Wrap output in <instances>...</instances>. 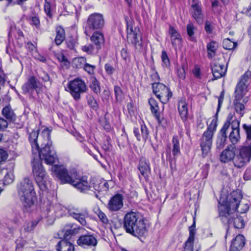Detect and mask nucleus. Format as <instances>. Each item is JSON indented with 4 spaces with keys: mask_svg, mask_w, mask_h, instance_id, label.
I'll use <instances>...</instances> for the list:
<instances>
[{
    "mask_svg": "<svg viewBox=\"0 0 251 251\" xmlns=\"http://www.w3.org/2000/svg\"><path fill=\"white\" fill-rule=\"evenodd\" d=\"M219 60V59L215 60L213 64L211 67L214 79H217L224 76L226 72V68H224V65L217 61Z\"/></svg>",
    "mask_w": 251,
    "mask_h": 251,
    "instance_id": "obj_23",
    "label": "nucleus"
},
{
    "mask_svg": "<svg viewBox=\"0 0 251 251\" xmlns=\"http://www.w3.org/2000/svg\"><path fill=\"white\" fill-rule=\"evenodd\" d=\"M233 117V114L231 113H229L228 115V116L226 118V122L225 123L224 126H223L222 128L223 129L227 130L229 126H230V122H232L233 120H232Z\"/></svg>",
    "mask_w": 251,
    "mask_h": 251,
    "instance_id": "obj_52",
    "label": "nucleus"
},
{
    "mask_svg": "<svg viewBox=\"0 0 251 251\" xmlns=\"http://www.w3.org/2000/svg\"><path fill=\"white\" fill-rule=\"evenodd\" d=\"M39 77L44 82L50 81L51 83L50 78L49 75L45 72H42L39 75Z\"/></svg>",
    "mask_w": 251,
    "mask_h": 251,
    "instance_id": "obj_60",
    "label": "nucleus"
},
{
    "mask_svg": "<svg viewBox=\"0 0 251 251\" xmlns=\"http://www.w3.org/2000/svg\"><path fill=\"white\" fill-rule=\"evenodd\" d=\"M87 103L89 106L94 110H96L99 108V104L96 100L92 96L87 98Z\"/></svg>",
    "mask_w": 251,
    "mask_h": 251,
    "instance_id": "obj_45",
    "label": "nucleus"
},
{
    "mask_svg": "<svg viewBox=\"0 0 251 251\" xmlns=\"http://www.w3.org/2000/svg\"><path fill=\"white\" fill-rule=\"evenodd\" d=\"M138 169L143 176L145 178L147 177L151 171L149 161L142 157L139 161Z\"/></svg>",
    "mask_w": 251,
    "mask_h": 251,
    "instance_id": "obj_31",
    "label": "nucleus"
},
{
    "mask_svg": "<svg viewBox=\"0 0 251 251\" xmlns=\"http://www.w3.org/2000/svg\"><path fill=\"white\" fill-rule=\"evenodd\" d=\"M169 33L171 35V43L175 49L179 46L181 42V37L179 32L173 27L171 26L169 28Z\"/></svg>",
    "mask_w": 251,
    "mask_h": 251,
    "instance_id": "obj_30",
    "label": "nucleus"
},
{
    "mask_svg": "<svg viewBox=\"0 0 251 251\" xmlns=\"http://www.w3.org/2000/svg\"><path fill=\"white\" fill-rule=\"evenodd\" d=\"M146 222L139 213L128 212L124 217V228L127 233L139 238L148 233L149 226Z\"/></svg>",
    "mask_w": 251,
    "mask_h": 251,
    "instance_id": "obj_1",
    "label": "nucleus"
},
{
    "mask_svg": "<svg viewBox=\"0 0 251 251\" xmlns=\"http://www.w3.org/2000/svg\"><path fill=\"white\" fill-rule=\"evenodd\" d=\"M89 87L91 90L97 95L100 94L101 88L100 82L95 77H91Z\"/></svg>",
    "mask_w": 251,
    "mask_h": 251,
    "instance_id": "obj_37",
    "label": "nucleus"
},
{
    "mask_svg": "<svg viewBox=\"0 0 251 251\" xmlns=\"http://www.w3.org/2000/svg\"><path fill=\"white\" fill-rule=\"evenodd\" d=\"M17 191L24 209L30 212L35 206L33 198L35 192L32 181L28 177L24 178L18 185Z\"/></svg>",
    "mask_w": 251,
    "mask_h": 251,
    "instance_id": "obj_3",
    "label": "nucleus"
},
{
    "mask_svg": "<svg viewBox=\"0 0 251 251\" xmlns=\"http://www.w3.org/2000/svg\"><path fill=\"white\" fill-rule=\"evenodd\" d=\"M196 233V222L195 219L192 225L189 227V236L185 243L184 251H193V243L194 241L195 234Z\"/></svg>",
    "mask_w": 251,
    "mask_h": 251,
    "instance_id": "obj_24",
    "label": "nucleus"
},
{
    "mask_svg": "<svg viewBox=\"0 0 251 251\" xmlns=\"http://www.w3.org/2000/svg\"><path fill=\"white\" fill-rule=\"evenodd\" d=\"M70 216L77 220L82 225L85 226L87 222L86 218L88 217V213L87 210L80 211L78 209H70L69 210Z\"/></svg>",
    "mask_w": 251,
    "mask_h": 251,
    "instance_id": "obj_22",
    "label": "nucleus"
},
{
    "mask_svg": "<svg viewBox=\"0 0 251 251\" xmlns=\"http://www.w3.org/2000/svg\"><path fill=\"white\" fill-rule=\"evenodd\" d=\"M56 37L54 42L56 45H60L62 44L65 38L64 29L61 26L57 27L56 28Z\"/></svg>",
    "mask_w": 251,
    "mask_h": 251,
    "instance_id": "obj_36",
    "label": "nucleus"
},
{
    "mask_svg": "<svg viewBox=\"0 0 251 251\" xmlns=\"http://www.w3.org/2000/svg\"><path fill=\"white\" fill-rule=\"evenodd\" d=\"M251 159V145H243L236 148L234 166L237 168L244 167Z\"/></svg>",
    "mask_w": 251,
    "mask_h": 251,
    "instance_id": "obj_8",
    "label": "nucleus"
},
{
    "mask_svg": "<svg viewBox=\"0 0 251 251\" xmlns=\"http://www.w3.org/2000/svg\"><path fill=\"white\" fill-rule=\"evenodd\" d=\"M237 44L234 41H231L229 38L225 39L223 42V47L224 49L231 50L237 47Z\"/></svg>",
    "mask_w": 251,
    "mask_h": 251,
    "instance_id": "obj_42",
    "label": "nucleus"
},
{
    "mask_svg": "<svg viewBox=\"0 0 251 251\" xmlns=\"http://www.w3.org/2000/svg\"><path fill=\"white\" fill-rule=\"evenodd\" d=\"M80 227L75 224H68L65 226L62 230L63 233V238L67 239L70 236L75 235L78 233Z\"/></svg>",
    "mask_w": 251,
    "mask_h": 251,
    "instance_id": "obj_26",
    "label": "nucleus"
},
{
    "mask_svg": "<svg viewBox=\"0 0 251 251\" xmlns=\"http://www.w3.org/2000/svg\"><path fill=\"white\" fill-rule=\"evenodd\" d=\"M236 151L235 146L228 145L221 153L219 157L220 161L224 163H228L232 161L234 164L236 156Z\"/></svg>",
    "mask_w": 251,
    "mask_h": 251,
    "instance_id": "obj_16",
    "label": "nucleus"
},
{
    "mask_svg": "<svg viewBox=\"0 0 251 251\" xmlns=\"http://www.w3.org/2000/svg\"><path fill=\"white\" fill-rule=\"evenodd\" d=\"M230 126L232 128V130H240V121L234 119L230 122Z\"/></svg>",
    "mask_w": 251,
    "mask_h": 251,
    "instance_id": "obj_57",
    "label": "nucleus"
},
{
    "mask_svg": "<svg viewBox=\"0 0 251 251\" xmlns=\"http://www.w3.org/2000/svg\"><path fill=\"white\" fill-rule=\"evenodd\" d=\"M95 66L92 65H90L88 63H85L84 65L83 69L89 74H93Z\"/></svg>",
    "mask_w": 251,
    "mask_h": 251,
    "instance_id": "obj_56",
    "label": "nucleus"
},
{
    "mask_svg": "<svg viewBox=\"0 0 251 251\" xmlns=\"http://www.w3.org/2000/svg\"><path fill=\"white\" fill-rule=\"evenodd\" d=\"M82 50L83 51L89 54H91L93 53L94 48L92 45H89L88 46H85L82 47Z\"/></svg>",
    "mask_w": 251,
    "mask_h": 251,
    "instance_id": "obj_64",
    "label": "nucleus"
},
{
    "mask_svg": "<svg viewBox=\"0 0 251 251\" xmlns=\"http://www.w3.org/2000/svg\"><path fill=\"white\" fill-rule=\"evenodd\" d=\"M14 181V175L12 172L7 173L5 175L3 180V183L4 185H7L11 184Z\"/></svg>",
    "mask_w": 251,
    "mask_h": 251,
    "instance_id": "obj_44",
    "label": "nucleus"
},
{
    "mask_svg": "<svg viewBox=\"0 0 251 251\" xmlns=\"http://www.w3.org/2000/svg\"><path fill=\"white\" fill-rule=\"evenodd\" d=\"M207 50V56L209 58H212L215 55V52L218 48V44L215 41H211L206 46Z\"/></svg>",
    "mask_w": 251,
    "mask_h": 251,
    "instance_id": "obj_39",
    "label": "nucleus"
},
{
    "mask_svg": "<svg viewBox=\"0 0 251 251\" xmlns=\"http://www.w3.org/2000/svg\"><path fill=\"white\" fill-rule=\"evenodd\" d=\"M8 121L0 117V130H5L8 126Z\"/></svg>",
    "mask_w": 251,
    "mask_h": 251,
    "instance_id": "obj_58",
    "label": "nucleus"
},
{
    "mask_svg": "<svg viewBox=\"0 0 251 251\" xmlns=\"http://www.w3.org/2000/svg\"><path fill=\"white\" fill-rule=\"evenodd\" d=\"M40 220H35L34 221H32L31 222H27L23 226L24 230L26 232H31L32 231L35 227L37 225L38 223L39 222Z\"/></svg>",
    "mask_w": 251,
    "mask_h": 251,
    "instance_id": "obj_43",
    "label": "nucleus"
},
{
    "mask_svg": "<svg viewBox=\"0 0 251 251\" xmlns=\"http://www.w3.org/2000/svg\"><path fill=\"white\" fill-rule=\"evenodd\" d=\"M62 210V207L60 204H56L54 206L49 205V207L47 208V215L46 217H59L62 214L60 211Z\"/></svg>",
    "mask_w": 251,
    "mask_h": 251,
    "instance_id": "obj_33",
    "label": "nucleus"
},
{
    "mask_svg": "<svg viewBox=\"0 0 251 251\" xmlns=\"http://www.w3.org/2000/svg\"><path fill=\"white\" fill-rule=\"evenodd\" d=\"M219 216L222 222L227 224L229 226H233L234 228L241 229L245 226L243 218L238 215L235 212H227L226 207L219 206Z\"/></svg>",
    "mask_w": 251,
    "mask_h": 251,
    "instance_id": "obj_6",
    "label": "nucleus"
},
{
    "mask_svg": "<svg viewBox=\"0 0 251 251\" xmlns=\"http://www.w3.org/2000/svg\"><path fill=\"white\" fill-rule=\"evenodd\" d=\"M148 102L150 105L151 113L155 117V119H157L159 122H160V114L159 112V108L157 101L154 98H151L149 100Z\"/></svg>",
    "mask_w": 251,
    "mask_h": 251,
    "instance_id": "obj_35",
    "label": "nucleus"
},
{
    "mask_svg": "<svg viewBox=\"0 0 251 251\" xmlns=\"http://www.w3.org/2000/svg\"><path fill=\"white\" fill-rule=\"evenodd\" d=\"M31 25L35 26L38 28L40 25V20L37 16H33L31 18Z\"/></svg>",
    "mask_w": 251,
    "mask_h": 251,
    "instance_id": "obj_62",
    "label": "nucleus"
},
{
    "mask_svg": "<svg viewBox=\"0 0 251 251\" xmlns=\"http://www.w3.org/2000/svg\"><path fill=\"white\" fill-rule=\"evenodd\" d=\"M243 178L245 180H251V168H247L244 174Z\"/></svg>",
    "mask_w": 251,
    "mask_h": 251,
    "instance_id": "obj_63",
    "label": "nucleus"
},
{
    "mask_svg": "<svg viewBox=\"0 0 251 251\" xmlns=\"http://www.w3.org/2000/svg\"><path fill=\"white\" fill-rule=\"evenodd\" d=\"M161 59L162 65L163 67H168L170 66V62L167 52L165 50H162L161 54Z\"/></svg>",
    "mask_w": 251,
    "mask_h": 251,
    "instance_id": "obj_46",
    "label": "nucleus"
},
{
    "mask_svg": "<svg viewBox=\"0 0 251 251\" xmlns=\"http://www.w3.org/2000/svg\"><path fill=\"white\" fill-rule=\"evenodd\" d=\"M229 139L231 143V145L235 146L240 140V130H232L229 134Z\"/></svg>",
    "mask_w": 251,
    "mask_h": 251,
    "instance_id": "obj_41",
    "label": "nucleus"
},
{
    "mask_svg": "<svg viewBox=\"0 0 251 251\" xmlns=\"http://www.w3.org/2000/svg\"><path fill=\"white\" fill-rule=\"evenodd\" d=\"M196 27L194 26L192 23H189L187 25V33L189 36L191 40H193V35L195 33Z\"/></svg>",
    "mask_w": 251,
    "mask_h": 251,
    "instance_id": "obj_48",
    "label": "nucleus"
},
{
    "mask_svg": "<svg viewBox=\"0 0 251 251\" xmlns=\"http://www.w3.org/2000/svg\"><path fill=\"white\" fill-rule=\"evenodd\" d=\"M177 74L179 78L184 79L185 78V70L183 67L177 69Z\"/></svg>",
    "mask_w": 251,
    "mask_h": 251,
    "instance_id": "obj_61",
    "label": "nucleus"
},
{
    "mask_svg": "<svg viewBox=\"0 0 251 251\" xmlns=\"http://www.w3.org/2000/svg\"><path fill=\"white\" fill-rule=\"evenodd\" d=\"M127 40L128 43L134 46L136 50L141 51L143 49V43L139 29L127 23Z\"/></svg>",
    "mask_w": 251,
    "mask_h": 251,
    "instance_id": "obj_11",
    "label": "nucleus"
},
{
    "mask_svg": "<svg viewBox=\"0 0 251 251\" xmlns=\"http://www.w3.org/2000/svg\"><path fill=\"white\" fill-rule=\"evenodd\" d=\"M51 170L62 184H71L77 173L75 169L68 171L63 165H54L52 166Z\"/></svg>",
    "mask_w": 251,
    "mask_h": 251,
    "instance_id": "obj_9",
    "label": "nucleus"
},
{
    "mask_svg": "<svg viewBox=\"0 0 251 251\" xmlns=\"http://www.w3.org/2000/svg\"><path fill=\"white\" fill-rule=\"evenodd\" d=\"M76 243L83 249H89L96 247L98 241L94 234H87L80 236L76 240Z\"/></svg>",
    "mask_w": 251,
    "mask_h": 251,
    "instance_id": "obj_15",
    "label": "nucleus"
},
{
    "mask_svg": "<svg viewBox=\"0 0 251 251\" xmlns=\"http://www.w3.org/2000/svg\"><path fill=\"white\" fill-rule=\"evenodd\" d=\"M245 237L241 234H239L232 241L231 246L241 250L245 246Z\"/></svg>",
    "mask_w": 251,
    "mask_h": 251,
    "instance_id": "obj_38",
    "label": "nucleus"
},
{
    "mask_svg": "<svg viewBox=\"0 0 251 251\" xmlns=\"http://www.w3.org/2000/svg\"><path fill=\"white\" fill-rule=\"evenodd\" d=\"M104 69L106 73L109 75H112L115 71V69L110 63L105 64Z\"/></svg>",
    "mask_w": 251,
    "mask_h": 251,
    "instance_id": "obj_55",
    "label": "nucleus"
},
{
    "mask_svg": "<svg viewBox=\"0 0 251 251\" xmlns=\"http://www.w3.org/2000/svg\"><path fill=\"white\" fill-rule=\"evenodd\" d=\"M32 166L35 180L40 189L42 191L47 190L48 178L40 158L34 157L32 161Z\"/></svg>",
    "mask_w": 251,
    "mask_h": 251,
    "instance_id": "obj_7",
    "label": "nucleus"
},
{
    "mask_svg": "<svg viewBox=\"0 0 251 251\" xmlns=\"http://www.w3.org/2000/svg\"><path fill=\"white\" fill-rule=\"evenodd\" d=\"M124 197L122 194H117L111 198L107 204L108 209L111 212L120 210L124 206Z\"/></svg>",
    "mask_w": 251,
    "mask_h": 251,
    "instance_id": "obj_19",
    "label": "nucleus"
},
{
    "mask_svg": "<svg viewBox=\"0 0 251 251\" xmlns=\"http://www.w3.org/2000/svg\"><path fill=\"white\" fill-rule=\"evenodd\" d=\"M41 88V83L33 76L29 77L27 82L22 87V90L25 94L32 92L34 90L38 93Z\"/></svg>",
    "mask_w": 251,
    "mask_h": 251,
    "instance_id": "obj_18",
    "label": "nucleus"
},
{
    "mask_svg": "<svg viewBox=\"0 0 251 251\" xmlns=\"http://www.w3.org/2000/svg\"><path fill=\"white\" fill-rule=\"evenodd\" d=\"M91 42L95 46L97 50H99L103 46L104 38L103 33L100 31H94L90 38Z\"/></svg>",
    "mask_w": 251,
    "mask_h": 251,
    "instance_id": "obj_25",
    "label": "nucleus"
},
{
    "mask_svg": "<svg viewBox=\"0 0 251 251\" xmlns=\"http://www.w3.org/2000/svg\"><path fill=\"white\" fill-rule=\"evenodd\" d=\"M56 249L57 251H75L74 245L64 238L58 243Z\"/></svg>",
    "mask_w": 251,
    "mask_h": 251,
    "instance_id": "obj_32",
    "label": "nucleus"
},
{
    "mask_svg": "<svg viewBox=\"0 0 251 251\" xmlns=\"http://www.w3.org/2000/svg\"><path fill=\"white\" fill-rule=\"evenodd\" d=\"M251 76V72H246L241 77L239 82L237 83L235 91L246 94L248 92L247 83Z\"/></svg>",
    "mask_w": 251,
    "mask_h": 251,
    "instance_id": "obj_21",
    "label": "nucleus"
},
{
    "mask_svg": "<svg viewBox=\"0 0 251 251\" xmlns=\"http://www.w3.org/2000/svg\"><path fill=\"white\" fill-rule=\"evenodd\" d=\"M217 126L216 119H213L200 139V145L202 151V156L206 157L209 153L212 144L214 133Z\"/></svg>",
    "mask_w": 251,
    "mask_h": 251,
    "instance_id": "obj_5",
    "label": "nucleus"
},
{
    "mask_svg": "<svg viewBox=\"0 0 251 251\" xmlns=\"http://www.w3.org/2000/svg\"><path fill=\"white\" fill-rule=\"evenodd\" d=\"M114 93L116 99L117 101L121 100L123 98V91L118 86H115L114 87Z\"/></svg>",
    "mask_w": 251,
    "mask_h": 251,
    "instance_id": "obj_50",
    "label": "nucleus"
},
{
    "mask_svg": "<svg viewBox=\"0 0 251 251\" xmlns=\"http://www.w3.org/2000/svg\"><path fill=\"white\" fill-rule=\"evenodd\" d=\"M97 215L99 218L100 221L104 224H107L108 223V219L106 215L101 210H99Z\"/></svg>",
    "mask_w": 251,
    "mask_h": 251,
    "instance_id": "obj_53",
    "label": "nucleus"
},
{
    "mask_svg": "<svg viewBox=\"0 0 251 251\" xmlns=\"http://www.w3.org/2000/svg\"><path fill=\"white\" fill-rule=\"evenodd\" d=\"M69 92L76 101L81 98V94L84 93L87 90L85 82L79 78H75L68 83Z\"/></svg>",
    "mask_w": 251,
    "mask_h": 251,
    "instance_id": "obj_10",
    "label": "nucleus"
},
{
    "mask_svg": "<svg viewBox=\"0 0 251 251\" xmlns=\"http://www.w3.org/2000/svg\"><path fill=\"white\" fill-rule=\"evenodd\" d=\"M39 131L38 129L33 130L29 135L28 139L32 147V151H36L37 152L38 147H40Z\"/></svg>",
    "mask_w": 251,
    "mask_h": 251,
    "instance_id": "obj_27",
    "label": "nucleus"
},
{
    "mask_svg": "<svg viewBox=\"0 0 251 251\" xmlns=\"http://www.w3.org/2000/svg\"><path fill=\"white\" fill-rule=\"evenodd\" d=\"M242 199V195L239 191H234L227 196L226 201H223V203L222 200L219 201V206L226 207V210L227 212H235L237 211L240 213H246L248 211L249 207L247 204H244V208L238 210L240 201Z\"/></svg>",
    "mask_w": 251,
    "mask_h": 251,
    "instance_id": "obj_4",
    "label": "nucleus"
},
{
    "mask_svg": "<svg viewBox=\"0 0 251 251\" xmlns=\"http://www.w3.org/2000/svg\"><path fill=\"white\" fill-rule=\"evenodd\" d=\"M234 99L233 100V104L235 111L239 113L241 116L244 115V110L245 106L244 104L240 102L242 100V102L244 103H247L249 100L248 97H244L246 94L234 91Z\"/></svg>",
    "mask_w": 251,
    "mask_h": 251,
    "instance_id": "obj_17",
    "label": "nucleus"
},
{
    "mask_svg": "<svg viewBox=\"0 0 251 251\" xmlns=\"http://www.w3.org/2000/svg\"><path fill=\"white\" fill-rule=\"evenodd\" d=\"M141 136L143 140L146 141L149 136V132L148 129L145 125H142L141 126Z\"/></svg>",
    "mask_w": 251,
    "mask_h": 251,
    "instance_id": "obj_49",
    "label": "nucleus"
},
{
    "mask_svg": "<svg viewBox=\"0 0 251 251\" xmlns=\"http://www.w3.org/2000/svg\"><path fill=\"white\" fill-rule=\"evenodd\" d=\"M93 188L95 191H97L98 192L103 191L102 186H101V182H99L97 181L94 182L93 183Z\"/></svg>",
    "mask_w": 251,
    "mask_h": 251,
    "instance_id": "obj_59",
    "label": "nucleus"
},
{
    "mask_svg": "<svg viewBox=\"0 0 251 251\" xmlns=\"http://www.w3.org/2000/svg\"><path fill=\"white\" fill-rule=\"evenodd\" d=\"M1 115L5 118V120L9 122H14L17 117L16 114L9 104L5 105L2 108Z\"/></svg>",
    "mask_w": 251,
    "mask_h": 251,
    "instance_id": "obj_29",
    "label": "nucleus"
},
{
    "mask_svg": "<svg viewBox=\"0 0 251 251\" xmlns=\"http://www.w3.org/2000/svg\"><path fill=\"white\" fill-rule=\"evenodd\" d=\"M104 23L103 15L94 13L89 16L86 22V28L91 31H100L103 28Z\"/></svg>",
    "mask_w": 251,
    "mask_h": 251,
    "instance_id": "obj_12",
    "label": "nucleus"
},
{
    "mask_svg": "<svg viewBox=\"0 0 251 251\" xmlns=\"http://www.w3.org/2000/svg\"><path fill=\"white\" fill-rule=\"evenodd\" d=\"M226 131L227 130L221 128L217 135L216 140V149L221 151L225 146L226 143Z\"/></svg>",
    "mask_w": 251,
    "mask_h": 251,
    "instance_id": "obj_28",
    "label": "nucleus"
},
{
    "mask_svg": "<svg viewBox=\"0 0 251 251\" xmlns=\"http://www.w3.org/2000/svg\"><path fill=\"white\" fill-rule=\"evenodd\" d=\"M242 127L247 134V141L251 142L249 145H251V125H247L244 124Z\"/></svg>",
    "mask_w": 251,
    "mask_h": 251,
    "instance_id": "obj_47",
    "label": "nucleus"
},
{
    "mask_svg": "<svg viewBox=\"0 0 251 251\" xmlns=\"http://www.w3.org/2000/svg\"><path fill=\"white\" fill-rule=\"evenodd\" d=\"M71 185L82 193H85L92 190V185L91 182L88 181L87 176H79L77 173H76V176L72 181Z\"/></svg>",
    "mask_w": 251,
    "mask_h": 251,
    "instance_id": "obj_14",
    "label": "nucleus"
},
{
    "mask_svg": "<svg viewBox=\"0 0 251 251\" xmlns=\"http://www.w3.org/2000/svg\"><path fill=\"white\" fill-rule=\"evenodd\" d=\"M173 149L172 153L174 156H177L180 154L179 141L178 137L174 136L172 139Z\"/></svg>",
    "mask_w": 251,
    "mask_h": 251,
    "instance_id": "obj_40",
    "label": "nucleus"
},
{
    "mask_svg": "<svg viewBox=\"0 0 251 251\" xmlns=\"http://www.w3.org/2000/svg\"><path fill=\"white\" fill-rule=\"evenodd\" d=\"M213 28L212 22L208 20L206 21L204 24V29L206 32L208 34L212 33Z\"/></svg>",
    "mask_w": 251,
    "mask_h": 251,
    "instance_id": "obj_54",
    "label": "nucleus"
},
{
    "mask_svg": "<svg viewBox=\"0 0 251 251\" xmlns=\"http://www.w3.org/2000/svg\"><path fill=\"white\" fill-rule=\"evenodd\" d=\"M8 154L6 151L0 149V164H3L7 160Z\"/></svg>",
    "mask_w": 251,
    "mask_h": 251,
    "instance_id": "obj_51",
    "label": "nucleus"
},
{
    "mask_svg": "<svg viewBox=\"0 0 251 251\" xmlns=\"http://www.w3.org/2000/svg\"><path fill=\"white\" fill-rule=\"evenodd\" d=\"M178 110L181 119L184 122L187 121L188 117V107L186 101L180 100L178 102Z\"/></svg>",
    "mask_w": 251,
    "mask_h": 251,
    "instance_id": "obj_34",
    "label": "nucleus"
},
{
    "mask_svg": "<svg viewBox=\"0 0 251 251\" xmlns=\"http://www.w3.org/2000/svg\"><path fill=\"white\" fill-rule=\"evenodd\" d=\"M50 132L51 130L48 128L42 131L39 139L40 144L38 152L32 151L33 158L35 157L40 158L41 161L44 160L47 164H53L57 158L55 152L52 148Z\"/></svg>",
    "mask_w": 251,
    "mask_h": 251,
    "instance_id": "obj_2",
    "label": "nucleus"
},
{
    "mask_svg": "<svg viewBox=\"0 0 251 251\" xmlns=\"http://www.w3.org/2000/svg\"><path fill=\"white\" fill-rule=\"evenodd\" d=\"M191 15L198 24H202L204 14L201 10V4L198 0H193L191 5Z\"/></svg>",
    "mask_w": 251,
    "mask_h": 251,
    "instance_id": "obj_20",
    "label": "nucleus"
},
{
    "mask_svg": "<svg viewBox=\"0 0 251 251\" xmlns=\"http://www.w3.org/2000/svg\"><path fill=\"white\" fill-rule=\"evenodd\" d=\"M153 93L162 103L167 102L172 97V93L166 85L159 82L152 84Z\"/></svg>",
    "mask_w": 251,
    "mask_h": 251,
    "instance_id": "obj_13",
    "label": "nucleus"
}]
</instances>
